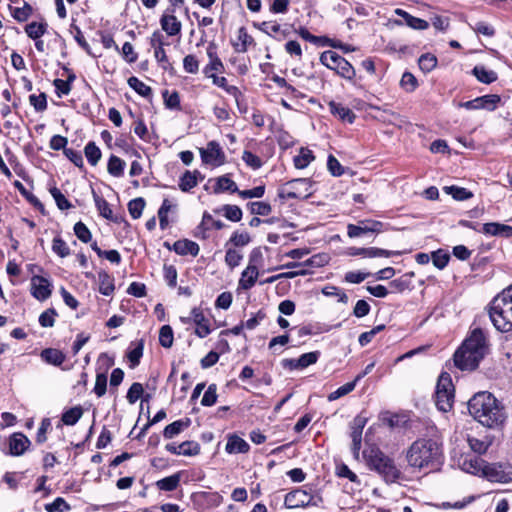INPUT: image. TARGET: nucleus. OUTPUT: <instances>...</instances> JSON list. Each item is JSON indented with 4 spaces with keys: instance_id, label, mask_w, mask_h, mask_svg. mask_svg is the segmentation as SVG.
I'll list each match as a JSON object with an SVG mask.
<instances>
[{
    "instance_id": "obj_1",
    "label": "nucleus",
    "mask_w": 512,
    "mask_h": 512,
    "mask_svg": "<svg viewBox=\"0 0 512 512\" xmlns=\"http://www.w3.org/2000/svg\"><path fill=\"white\" fill-rule=\"evenodd\" d=\"M406 460L414 469L436 471L444 462L442 442L434 438H419L407 449Z\"/></svg>"
},
{
    "instance_id": "obj_2",
    "label": "nucleus",
    "mask_w": 512,
    "mask_h": 512,
    "mask_svg": "<svg viewBox=\"0 0 512 512\" xmlns=\"http://www.w3.org/2000/svg\"><path fill=\"white\" fill-rule=\"evenodd\" d=\"M470 415L488 428H497L504 424L507 414L504 406L490 392L476 393L468 402Z\"/></svg>"
},
{
    "instance_id": "obj_3",
    "label": "nucleus",
    "mask_w": 512,
    "mask_h": 512,
    "mask_svg": "<svg viewBox=\"0 0 512 512\" xmlns=\"http://www.w3.org/2000/svg\"><path fill=\"white\" fill-rule=\"evenodd\" d=\"M483 331L475 328L454 354L455 366L461 370H474L487 353Z\"/></svg>"
},
{
    "instance_id": "obj_4",
    "label": "nucleus",
    "mask_w": 512,
    "mask_h": 512,
    "mask_svg": "<svg viewBox=\"0 0 512 512\" xmlns=\"http://www.w3.org/2000/svg\"><path fill=\"white\" fill-rule=\"evenodd\" d=\"M489 317L498 331H512V285L492 300Z\"/></svg>"
},
{
    "instance_id": "obj_5",
    "label": "nucleus",
    "mask_w": 512,
    "mask_h": 512,
    "mask_svg": "<svg viewBox=\"0 0 512 512\" xmlns=\"http://www.w3.org/2000/svg\"><path fill=\"white\" fill-rule=\"evenodd\" d=\"M363 458L370 470L376 471L386 482H396L400 477V470L394 460L387 456L376 446H370L363 451Z\"/></svg>"
},
{
    "instance_id": "obj_6",
    "label": "nucleus",
    "mask_w": 512,
    "mask_h": 512,
    "mask_svg": "<svg viewBox=\"0 0 512 512\" xmlns=\"http://www.w3.org/2000/svg\"><path fill=\"white\" fill-rule=\"evenodd\" d=\"M320 62L328 69L335 71L342 78L352 80L356 75L354 67L335 51L327 50L322 52Z\"/></svg>"
},
{
    "instance_id": "obj_7",
    "label": "nucleus",
    "mask_w": 512,
    "mask_h": 512,
    "mask_svg": "<svg viewBox=\"0 0 512 512\" xmlns=\"http://www.w3.org/2000/svg\"><path fill=\"white\" fill-rule=\"evenodd\" d=\"M454 402V387L449 374L442 373L438 379L435 392V404L440 411L447 412Z\"/></svg>"
},
{
    "instance_id": "obj_8",
    "label": "nucleus",
    "mask_w": 512,
    "mask_h": 512,
    "mask_svg": "<svg viewBox=\"0 0 512 512\" xmlns=\"http://www.w3.org/2000/svg\"><path fill=\"white\" fill-rule=\"evenodd\" d=\"M310 183L307 179H294L285 184L279 191V197L282 199H300L309 195Z\"/></svg>"
},
{
    "instance_id": "obj_9",
    "label": "nucleus",
    "mask_w": 512,
    "mask_h": 512,
    "mask_svg": "<svg viewBox=\"0 0 512 512\" xmlns=\"http://www.w3.org/2000/svg\"><path fill=\"white\" fill-rule=\"evenodd\" d=\"M483 477L491 482L508 483L512 481V470L505 464L485 463Z\"/></svg>"
},
{
    "instance_id": "obj_10",
    "label": "nucleus",
    "mask_w": 512,
    "mask_h": 512,
    "mask_svg": "<svg viewBox=\"0 0 512 512\" xmlns=\"http://www.w3.org/2000/svg\"><path fill=\"white\" fill-rule=\"evenodd\" d=\"M385 230L384 223L373 220V219H365L360 220L357 225L348 224L347 225V235L350 238L360 237L365 233H381Z\"/></svg>"
},
{
    "instance_id": "obj_11",
    "label": "nucleus",
    "mask_w": 512,
    "mask_h": 512,
    "mask_svg": "<svg viewBox=\"0 0 512 512\" xmlns=\"http://www.w3.org/2000/svg\"><path fill=\"white\" fill-rule=\"evenodd\" d=\"M501 101V98L497 94H488L484 96L477 97L473 100L466 102H459V108H465L467 110H479L484 109L488 111H493L497 108L498 103Z\"/></svg>"
},
{
    "instance_id": "obj_12",
    "label": "nucleus",
    "mask_w": 512,
    "mask_h": 512,
    "mask_svg": "<svg viewBox=\"0 0 512 512\" xmlns=\"http://www.w3.org/2000/svg\"><path fill=\"white\" fill-rule=\"evenodd\" d=\"M202 161L205 164H211L213 166H220L225 163V154L216 141L208 142L206 148L199 150Z\"/></svg>"
},
{
    "instance_id": "obj_13",
    "label": "nucleus",
    "mask_w": 512,
    "mask_h": 512,
    "mask_svg": "<svg viewBox=\"0 0 512 512\" xmlns=\"http://www.w3.org/2000/svg\"><path fill=\"white\" fill-rule=\"evenodd\" d=\"M52 285L45 277L35 275L31 278V294L39 301H45L51 296Z\"/></svg>"
},
{
    "instance_id": "obj_14",
    "label": "nucleus",
    "mask_w": 512,
    "mask_h": 512,
    "mask_svg": "<svg viewBox=\"0 0 512 512\" xmlns=\"http://www.w3.org/2000/svg\"><path fill=\"white\" fill-rule=\"evenodd\" d=\"M313 497L309 495L305 490L296 489L286 494L284 499V505L288 509L306 507L312 505Z\"/></svg>"
},
{
    "instance_id": "obj_15",
    "label": "nucleus",
    "mask_w": 512,
    "mask_h": 512,
    "mask_svg": "<svg viewBox=\"0 0 512 512\" xmlns=\"http://www.w3.org/2000/svg\"><path fill=\"white\" fill-rule=\"evenodd\" d=\"M165 449L174 455L196 456L200 453V445L196 441H184L179 445L169 443Z\"/></svg>"
},
{
    "instance_id": "obj_16",
    "label": "nucleus",
    "mask_w": 512,
    "mask_h": 512,
    "mask_svg": "<svg viewBox=\"0 0 512 512\" xmlns=\"http://www.w3.org/2000/svg\"><path fill=\"white\" fill-rule=\"evenodd\" d=\"M31 442L28 437L21 433H13L9 437V453L12 456H20L29 448Z\"/></svg>"
},
{
    "instance_id": "obj_17",
    "label": "nucleus",
    "mask_w": 512,
    "mask_h": 512,
    "mask_svg": "<svg viewBox=\"0 0 512 512\" xmlns=\"http://www.w3.org/2000/svg\"><path fill=\"white\" fill-rule=\"evenodd\" d=\"M350 255L352 256H358L362 255L367 258H376V257H391L393 255H398V252L376 248V247H369V248H351Z\"/></svg>"
},
{
    "instance_id": "obj_18",
    "label": "nucleus",
    "mask_w": 512,
    "mask_h": 512,
    "mask_svg": "<svg viewBox=\"0 0 512 512\" xmlns=\"http://www.w3.org/2000/svg\"><path fill=\"white\" fill-rule=\"evenodd\" d=\"M258 275V267L255 264H248L241 274L239 287L243 290H250L255 285Z\"/></svg>"
},
{
    "instance_id": "obj_19",
    "label": "nucleus",
    "mask_w": 512,
    "mask_h": 512,
    "mask_svg": "<svg viewBox=\"0 0 512 512\" xmlns=\"http://www.w3.org/2000/svg\"><path fill=\"white\" fill-rule=\"evenodd\" d=\"M173 250L178 255H191V256L195 257L198 255L200 248L196 242L187 240V239H183V240H178V241L174 242Z\"/></svg>"
},
{
    "instance_id": "obj_20",
    "label": "nucleus",
    "mask_w": 512,
    "mask_h": 512,
    "mask_svg": "<svg viewBox=\"0 0 512 512\" xmlns=\"http://www.w3.org/2000/svg\"><path fill=\"white\" fill-rule=\"evenodd\" d=\"M328 106L332 115L337 116L342 121L353 123L356 116L350 108L335 101H330Z\"/></svg>"
},
{
    "instance_id": "obj_21",
    "label": "nucleus",
    "mask_w": 512,
    "mask_h": 512,
    "mask_svg": "<svg viewBox=\"0 0 512 512\" xmlns=\"http://www.w3.org/2000/svg\"><path fill=\"white\" fill-rule=\"evenodd\" d=\"M485 463L486 462L484 460H482L480 457L473 456V457L465 458L462 462L461 467H462V470L467 473L483 476V470L485 467Z\"/></svg>"
},
{
    "instance_id": "obj_22",
    "label": "nucleus",
    "mask_w": 512,
    "mask_h": 512,
    "mask_svg": "<svg viewBox=\"0 0 512 512\" xmlns=\"http://www.w3.org/2000/svg\"><path fill=\"white\" fill-rule=\"evenodd\" d=\"M249 448V444L237 435L229 436L225 446V450L229 454L247 453Z\"/></svg>"
},
{
    "instance_id": "obj_23",
    "label": "nucleus",
    "mask_w": 512,
    "mask_h": 512,
    "mask_svg": "<svg viewBox=\"0 0 512 512\" xmlns=\"http://www.w3.org/2000/svg\"><path fill=\"white\" fill-rule=\"evenodd\" d=\"M40 357L46 363L54 366H60L66 359V355L55 348L43 349L40 353Z\"/></svg>"
},
{
    "instance_id": "obj_24",
    "label": "nucleus",
    "mask_w": 512,
    "mask_h": 512,
    "mask_svg": "<svg viewBox=\"0 0 512 512\" xmlns=\"http://www.w3.org/2000/svg\"><path fill=\"white\" fill-rule=\"evenodd\" d=\"M162 29L169 35L175 36L181 31V22L174 15H163L160 20Z\"/></svg>"
},
{
    "instance_id": "obj_25",
    "label": "nucleus",
    "mask_w": 512,
    "mask_h": 512,
    "mask_svg": "<svg viewBox=\"0 0 512 512\" xmlns=\"http://www.w3.org/2000/svg\"><path fill=\"white\" fill-rule=\"evenodd\" d=\"M253 43V38L248 34L245 27H240L237 33V41L233 42V48L238 53H245L248 46Z\"/></svg>"
},
{
    "instance_id": "obj_26",
    "label": "nucleus",
    "mask_w": 512,
    "mask_h": 512,
    "mask_svg": "<svg viewBox=\"0 0 512 512\" xmlns=\"http://www.w3.org/2000/svg\"><path fill=\"white\" fill-rule=\"evenodd\" d=\"M191 420L189 418L174 421L167 425L163 431V436L166 439H172L173 437L180 434L184 429L190 426Z\"/></svg>"
},
{
    "instance_id": "obj_27",
    "label": "nucleus",
    "mask_w": 512,
    "mask_h": 512,
    "mask_svg": "<svg viewBox=\"0 0 512 512\" xmlns=\"http://www.w3.org/2000/svg\"><path fill=\"white\" fill-rule=\"evenodd\" d=\"M132 348L129 350L127 357L130 362V367L135 368L139 365L140 359L143 356L144 340L140 339L131 343Z\"/></svg>"
},
{
    "instance_id": "obj_28",
    "label": "nucleus",
    "mask_w": 512,
    "mask_h": 512,
    "mask_svg": "<svg viewBox=\"0 0 512 512\" xmlns=\"http://www.w3.org/2000/svg\"><path fill=\"white\" fill-rule=\"evenodd\" d=\"M198 176L200 172L195 170L193 172L186 171L180 178L179 188L183 192H188L198 184Z\"/></svg>"
},
{
    "instance_id": "obj_29",
    "label": "nucleus",
    "mask_w": 512,
    "mask_h": 512,
    "mask_svg": "<svg viewBox=\"0 0 512 512\" xmlns=\"http://www.w3.org/2000/svg\"><path fill=\"white\" fill-rule=\"evenodd\" d=\"M229 191L231 193H236L238 191V187L236 183L230 179L228 176H221L216 179V184L214 187V193L219 194L221 192Z\"/></svg>"
},
{
    "instance_id": "obj_30",
    "label": "nucleus",
    "mask_w": 512,
    "mask_h": 512,
    "mask_svg": "<svg viewBox=\"0 0 512 512\" xmlns=\"http://www.w3.org/2000/svg\"><path fill=\"white\" fill-rule=\"evenodd\" d=\"M181 477L179 473H175L156 482V486L162 491H174L180 483Z\"/></svg>"
},
{
    "instance_id": "obj_31",
    "label": "nucleus",
    "mask_w": 512,
    "mask_h": 512,
    "mask_svg": "<svg viewBox=\"0 0 512 512\" xmlns=\"http://www.w3.org/2000/svg\"><path fill=\"white\" fill-rule=\"evenodd\" d=\"M96 208L103 218L107 220H113V211L110 204L102 197L98 196L95 191H92Z\"/></svg>"
},
{
    "instance_id": "obj_32",
    "label": "nucleus",
    "mask_w": 512,
    "mask_h": 512,
    "mask_svg": "<svg viewBox=\"0 0 512 512\" xmlns=\"http://www.w3.org/2000/svg\"><path fill=\"white\" fill-rule=\"evenodd\" d=\"M472 72L478 81L485 84H490L497 80V74L492 70L486 69L484 66H475Z\"/></svg>"
},
{
    "instance_id": "obj_33",
    "label": "nucleus",
    "mask_w": 512,
    "mask_h": 512,
    "mask_svg": "<svg viewBox=\"0 0 512 512\" xmlns=\"http://www.w3.org/2000/svg\"><path fill=\"white\" fill-rule=\"evenodd\" d=\"M82 415H83L82 407L75 406V407H72V408L68 409L67 411H65L62 414L61 420L65 425L73 426L79 421V419L82 417Z\"/></svg>"
},
{
    "instance_id": "obj_34",
    "label": "nucleus",
    "mask_w": 512,
    "mask_h": 512,
    "mask_svg": "<svg viewBox=\"0 0 512 512\" xmlns=\"http://www.w3.org/2000/svg\"><path fill=\"white\" fill-rule=\"evenodd\" d=\"M125 165V161H123L121 158L115 155H111L108 160L107 170L112 176L120 177L123 175Z\"/></svg>"
},
{
    "instance_id": "obj_35",
    "label": "nucleus",
    "mask_w": 512,
    "mask_h": 512,
    "mask_svg": "<svg viewBox=\"0 0 512 512\" xmlns=\"http://www.w3.org/2000/svg\"><path fill=\"white\" fill-rule=\"evenodd\" d=\"M443 190L446 194L451 195L455 200H458V201H464V200L470 199L473 196L472 192H470L466 188L458 187V186H454V185L445 186L443 188Z\"/></svg>"
},
{
    "instance_id": "obj_36",
    "label": "nucleus",
    "mask_w": 512,
    "mask_h": 512,
    "mask_svg": "<svg viewBox=\"0 0 512 512\" xmlns=\"http://www.w3.org/2000/svg\"><path fill=\"white\" fill-rule=\"evenodd\" d=\"M128 85L134 89L139 95L150 98L152 96V89L137 77L132 76L128 79Z\"/></svg>"
},
{
    "instance_id": "obj_37",
    "label": "nucleus",
    "mask_w": 512,
    "mask_h": 512,
    "mask_svg": "<svg viewBox=\"0 0 512 512\" xmlns=\"http://www.w3.org/2000/svg\"><path fill=\"white\" fill-rule=\"evenodd\" d=\"M224 217L232 222H239L242 219V210L237 205L226 204L223 205L220 210Z\"/></svg>"
},
{
    "instance_id": "obj_38",
    "label": "nucleus",
    "mask_w": 512,
    "mask_h": 512,
    "mask_svg": "<svg viewBox=\"0 0 512 512\" xmlns=\"http://www.w3.org/2000/svg\"><path fill=\"white\" fill-rule=\"evenodd\" d=\"M84 153L87 158V161L95 166L101 159L102 153L98 146L94 142H88L84 148Z\"/></svg>"
},
{
    "instance_id": "obj_39",
    "label": "nucleus",
    "mask_w": 512,
    "mask_h": 512,
    "mask_svg": "<svg viewBox=\"0 0 512 512\" xmlns=\"http://www.w3.org/2000/svg\"><path fill=\"white\" fill-rule=\"evenodd\" d=\"M247 208L254 215L267 216L271 213L272 207L267 202L255 201L249 202Z\"/></svg>"
},
{
    "instance_id": "obj_40",
    "label": "nucleus",
    "mask_w": 512,
    "mask_h": 512,
    "mask_svg": "<svg viewBox=\"0 0 512 512\" xmlns=\"http://www.w3.org/2000/svg\"><path fill=\"white\" fill-rule=\"evenodd\" d=\"M437 58L431 53H426L420 56L418 60L419 68L424 73L431 72L437 66Z\"/></svg>"
},
{
    "instance_id": "obj_41",
    "label": "nucleus",
    "mask_w": 512,
    "mask_h": 512,
    "mask_svg": "<svg viewBox=\"0 0 512 512\" xmlns=\"http://www.w3.org/2000/svg\"><path fill=\"white\" fill-rule=\"evenodd\" d=\"M180 321L183 324H189L191 322H194L196 325H200V324H204V323L208 322V320L206 319V317L203 313V310L201 308H197V307H195L191 310L190 316L180 317Z\"/></svg>"
},
{
    "instance_id": "obj_42",
    "label": "nucleus",
    "mask_w": 512,
    "mask_h": 512,
    "mask_svg": "<svg viewBox=\"0 0 512 512\" xmlns=\"http://www.w3.org/2000/svg\"><path fill=\"white\" fill-rule=\"evenodd\" d=\"M145 200L142 197L135 198L128 203V211L133 219L141 217L145 208Z\"/></svg>"
},
{
    "instance_id": "obj_43",
    "label": "nucleus",
    "mask_w": 512,
    "mask_h": 512,
    "mask_svg": "<svg viewBox=\"0 0 512 512\" xmlns=\"http://www.w3.org/2000/svg\"><path fill=\"white\" fill-rule=\"evenodd\" d=\"M174 334L171 326L164 325L159 331V343L164 348H170L173 345Z\"/></svg>"
},
{
    "instance_id": "obj_44",
    "label": "nucleus",
    "mask_w": 512,
    "mask_h": 512,
    "mask_svg": "<svg viewBox=\"0 0 512 512\" xmlns=\"http://www.w3.org/2000/svg\"><path fill=\"white\" fill-rule=\"evenodd\" d=\"M46 28V23L32 22L26 26L25 32L30 38L37 40L44 35V33L46 32Z\"/></svg>"
},
{
    "instance_id": "obj_45",
    "label": "nucleus",
    "mask_w": 512,
    "mask_h": 512,
    "mask_svg": "<svg viewBox=\"0 0 512 512\" xmlns=\"http://www.w3.org/2000/svg\"><path fill=\"white\" fill-rule=\"evenodd\" d=\"M356 383L357 382L354 379L352 382H348V383L342 385L341 387H339L338 389H336L335 391H333L332 393H330L328 395V400L335 401V400L349 394L350 392H352L355 389Z\"/></svg>"
},
{
    "instance_id": "obj_46",
    "label": "nucleus",
    "mask_w": 512,
    "mask_h": 512,
    "mask_svg": "<svg viewBox=\"0 0 512 512\" xmlns=\"http://www.w3.org/2000/svg\"><path fill=\"white\" fill-rule=\"evenodd\" d=\"M52 250L61 258H65L70 255V248L67 243L60 237H55L52 241Z\"/></svg>"
},
{
    "instance_id": "obj_47",
    "label": "nucleus",
    "mask_w": 512,
    "mask_h": 512,
    "mask_svg": "<svg viewBox=\"0 0 512 512\" xmlns=\"http://www.w3.org/2000/svg\"><path fill=\"white\" fill-rule=\"evenodd\" d=\"M313 159L314 156L310 150L301 149L300 154L294 158L295 167L303 169L307 167Z\"/></svg>"
},
{
    "instance_id": "obj_48",
    "label": "nucleus",
    "mask_w": 512,
    "mask_h": 512,
    "mask_svg": "<svg viewBox=\"0 0 512 512\" xmlns=\"http://www.w3.org/2000/svg\"><path fill=\"white\" fill-rule=\"evenodd\" d=\"M50 193H51L52 197L54 198L57 207L60 210H67L72 207L69 200L62 194V192L58 188H56V187L51 188Z\"/></svg>"
},
{
    "instance_id": "obj_49",
    "label": "nucleus",
    "mask_w": 512,
    "mask_h": 512,
    "mask_svg": "<svg viewBox=\"0 0 512 512\" xmlns=\"http://www.w3.org/2000/svg\"><path fill=\"white\" fill-rule=\"evenodd\" d=\"M217 386L216 384H210L205 391L202 399H201V405L210 407L214 405L217 401Z\"/></svg>"
},
{
    "instance_id": "obj_50",
    "label": "nucleus",
    "mask_w": 512,
    "mask_h": 512,
    "mask_svg": "<svg viewBox=\"0 0 512 512\" xmlns=\"http://www.w3.org/2000/svg\"><path fill=\"white\" fill-rule=\"evenodd\" d=\"M45 510L47 512H67L70 510V506L62 497H57L52 503L45 505Z\"/></svg>"
},
{
    "instance_id": "obj_51",
    "label": "nucleus",
    "mask_w": 512,
    "mask_h": 512,
    "mask_svg": "<svg viewBox=\"0 0 512 512\" xmlns=\"http://www.w3.org/2000/svg\"><path fill=\"white\" fill-rule=\"evenodd\" d=\"M74 233L77 238L83 243H88L91 241L92 235L88 227L81 221L77 222L74 225Z\"/></svg>"
},
{
    "instance_id": "obj_52",
    "label": "nucleus",
    "mask_w": 512,
    "mask_h": 512,
    "mask_svg": "<svg viewBox=\"0 0 512 512\" xmlns=\"http://www.w3.org/2000/svg\"><path fill=\"white\" fill-rule=\"evenodd\" d=\"M400 86L407 92H413L417 88L418 82L412 73L405 72L400 80Z\"/></svg>"
},
{
    "instance_id": "obj_53",
    "label": "nucleus",
    "mask_w": 512,
    "mask_h": 512,
    "mask_svg": "<svg viewBox=\"0 0 512 512\" xmlns=\"http://www.w3.org/2000/svg\"><path fill=\"white\" fill-rule=\"evenodd\" d=\"M164 103L169 109H179L180 108V97L178 92L173 91L169 93L168 90H164L163 93Z\"/></svg>"
},
{
    "instance_id": "obj_54",
    "label": "nucleus",
    "mask_w": 512,
    "mask_h": 512,
    "mask_svg": "<svg viewBox=\"0 0 512 512\" xmlns=\"http://www.w3.org/2000/svg\"><path fill=\"white\" fill-rule=\"evenodd\" d=\"M298 34L304 40L314 44L326 45V43L330 42V39L325 36L312 35L306 28H300Z\"/></svg>"
},
{
    "instance_id": "obj_55",
    "label": "nucleus",
    "mask_w": 512,
    "mask_h": 512,
    "mask_svg": "<svg viewBox=\"0 0 512 512\" xmlns=\"http://www.w3.org/2000/svg\"><path fill=\"white\" fill-rule=\"evenodd\" d=\"M29 102L37 112H42L47 109V96L45 93L30 95Z\"/></svg>"
},
{
    "instance_id": "obj_56",
    "label": "nucleus",
    "mask_w": 512,
    "mask_h": 512,
    "mask_svg": "<svg viewBox=\"0 0 512 512\" xmlns=\"http://www.w3.org/2000/svg\"><path fill=\"white\" fill-rule=\"evenodd\" d=\"M362 433L361 431H354V430H351V439H352V446H351V450H352V454H353V457L356 459V460H359V457H360V450H361V446H362Z\"/></svg>"
},
{
    "instance_id": "obj_57",
    "label": "nucleus",
    "mask_w": 512,
    "mask_h": 512,
    "mask_svg": "<svg viewBox=\"0 0 512 512\" xmlns=\"http://www.w3.org/2000/svg\"><path fill=\"white\" fill-rule=\"evenodd\" d=\"M243 259V255L235 249H228L225 254V263L231 268L237 267L241 260Z\"/></svg>"
},
{
    "instance_id": "obj_58",
    "label": "nucleus",
    "mask_w": 512,
    "mask_h": 512,
    "mask_svg": "<svg viewBox=\"0 0 512 512\" xmlns=\"http://www.w3.org/2000/svg\"><path fill=\"white\" fill-rule=\"evenodd\" d=\"M319 356H320L319 351H313V352H308V353L302 354L298 358V363L300 365V368L304 369L312 364H315L317 362Z\"/></svg>"
},
{
    "instance_id": "obj_59",
    "label": "nucleus",
    "mask_w": 512,
    "mask_h": 512,
    "mask_svg": "<svg viewBox=\"0 0 512 512\" xmlns=\"http://www.w3.org/2000/svg\"><path fill=\"white\" fill-rule=\"evenodd\" d=\"M223 71L224 65L220 58L212 59L203 69V73L206 77H209L211 74H216V72L222 73Z\"/></svg>"
},
{
    "instance_id": "obj_60",
    "label": "nucleus",
    "mask_w": 512,
    "mask_h": 512,
    "mask_svg": "<svg viewBox=\"0 0 512 512\" xmlns=\"http://www.w3.org/2000/svg\"><path fill=\"white\" fill-rule=\"evenodd\" d=\"M432 262L438 269H443L447 266L450 256L442 250H437L431 255Z\"/></svg>"
},
{
    "instance_id": "obj_61",
    "label": "nucleus",
    "mask_w": 512,
    "mask_h": 512,
    "mask_svg": "<svg viewBox=\"0 0 512 512\" xmlns=\"http://www.w3.org/2000/svg\"><path fill=\"white\" fill-rule=\"evenodd\" d=\"M57 312L55 309L50 308L42 312L39 316V323L42 327H52L55 323V316Z\"/></svg>"
},
{
    "instance_id": "obj_62",
    "label": "nucleus",
    "mask_w": 512,
    "mask_h": 512,
    "mask_svg": "<svg viewBox=\"0 0 512 512\" xmlns=\"http://www.w3.org/2000/svg\"><path fill=\"white\" fill-rule=\"evenodd\" d=\"M164 279L167 285L174 288L177 284V270L173 265H164L163 267Z\"/></svg>"
},
{
    "instance_id": "obj_63",
    "label": "nucleus",
    "mask_w": 512,
    "mask_h": 512,
    "mask_svg": "<svg viewBox=\"0 0 512 512\" xmlns=\"http://www.w3.org/2000/svg\"><path fill=\"white\" fill-rule=\"evenodd\" d=\"M183 68L187 73L196 74L199 71V61L192 55H186L183 59Z\"/></svg>"
},
{
    "instance_id": "obj_64",
    "label": "nucleus",
    "mask_w": 512,
    "mask_h": 512,
    "mask_svg": "<svg viewBox=\"0 0 512 512\" xmlns=\"http://www.w3.org/2000/svg\"><path fill=\"white\" fill-rule=\"evenodd\" d=\"M143 386L142 384L135 382L133 383L128 392H127V400L130 404H134L143 394Z\"/></svg>"
}]
</instances>
